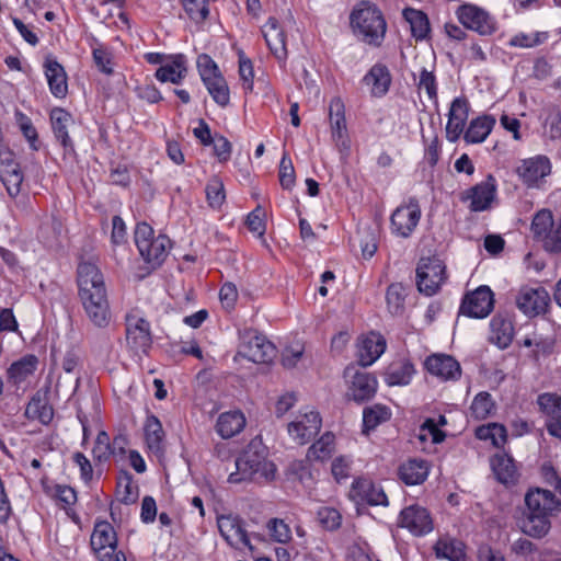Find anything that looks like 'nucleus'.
<instances>
[{
	"mask_svg": "<svg viewBox=\"0 0 561 561\" xmlns=\"http://www.w3.org/2000/svg\"><path fill=\"white\" fill-rule=\"evenodd\" d=\"M77 274L79 297L87 317L98 328L107 327L111 311L103 274L91 262L80 263Z\"/></svg>",
	"mask_w": 561,
	"mask_h": 561,
	"instance_id": "obj_1",
	"label": "nucleus"
},
{
	"mask_svg": "<svg viewBox=\"0 0 561 561\" xmlns=\"http://www.w3.org/2000/svg\"><path fill=\"white\" fill-rule=\"evenodd\" d=\"M525 504L522 530L534 538L545 537L551 528L550 517L561 510V500L550 490L536 488L526 493Z\"/></svg>",
	"mask_w": 561,
	"mask_h": 561,
	"instance_id": "obj_2",
	"label": "nucleus"
},
{
	"mask_svg": "<svg viewBox=\"0 0 561 561\" xmlns=\"http://www.w3.org/2000/svg\"><path fill=\"white\" fill-rule=\"evenodd\" d=\"M236 471L228 477L230 483L250 480L274 479L276 467L267 460V448L260 438L252 439L241 455L236 459Z\"/></svg>",
	"mask_w": 561,
	"mask_h": 561,
	"instance_id": "obj_3",
	"label": "nucleus"
},
{
	"mask_svg": "<svg viewBox=\"0 0 561 561\" xmlns=\"http://www.w3.org/2000/svg\"><path fill=\"white\" fill-rule=\"evenodd\" d=\"M354 34L364 43L381 46L387 31V23L381 11L373 3L363 1L350 16Z\"/></svg>",
	"mask_w": 561,
	"mask_h": 561,
	"instance_id": "obj_4",
	"label": "nucleus"
},
{
	"mask_svg": "<svg viewBox=\"0 0 561 561\" xmlns=\"http://www.w3.org/2000/svg\"><path fill=\"white\" fill-rule=\"evenodd\" d=\"M446 280V266L437 256L421 257L416 267V286L426 296L435 295Z\"/></svg>",
	"mask_w": 561,
	"mask_h": 561,
	"instance_id": "obj_5",
	"label": "nucleus"
},
{
	"mask_svg": "<svg viewBox=\"0 0 561 561\" xmlns=\"http://www.w3.org/2000/svg\"><path fill=\"white\" fill-rule=\"evenodd\" d=\"M238 354L253 363L270 364L276 357L277 350L264 335L249 332L244 334Z\"/></svg>",
	"mask_w": 561,
	"mask_h": 561,
	"instance_id": "obj_6",
	"label": "nucleus"
},
{
	"mask_svg": "<svg viewBox=\"0 0 561 561\" xmlns=\"http://www.w3.org/2000/svg\"><path fill=\"white\" fill-rule=\"evenodd\" d=\"M456 15L459 22L468 30H472L482 36L492 35L496 31L494 19L484 9L471 4H461Z\"/></svg>",
	"mask_w": 561,
	"mask_h": 561,
	"instance_id": "obj_7",
	"label": "nucleus"
},
{
	"mask_svg": "<svg viewBox=\"0 0 561 561\" xmlns=\"http://www.w3.org/2000/svg\"><path fill=\"white\" fill-rule=\"evenodd\" d=\"M421 207L416 197L394 209L390 217L391 231L398 237L409 238L421 219Z\"/></svg>",
	"mask_w": 561,
	"mask_h": 561,
	"instance_id": "obj_8",
	"label": "nucleus"
},
{
	"mask_svg": "<svg viewBox=\"0 0 561 561\" xmlns=\"http://www.w3.org/2000/svg\"><path fill=\"white\" fill-rule=\"evenodd\" d=\"M0 180L11 197L20 194L24 175L15 153L9 147L0 148Z\"/></svg>",
	"mask_w": 561,
	"mask_h": 561,
	"instance_id": "obj_9",
	"label": "nucleus"
},
{
	"mask_svg": "<svg viewBox=\"0 0 561 561\" xmlns=\"http://www.w3.org/2000/svg\"><path fill=\"white\" fill-rule=\"evenodd\" d=\"M494 307V295L488 286H480L468 293L460 305L459 314L470 318L483 319Z\"/></svg>",
	"mask_w": 561,
	"mask_h": 561,
	"instance_id": "obj_10",
	"label": "nucleus"
},
{
	"mask_svg": "<svg viewBox=\"0 0 561 561\" xmlns=\"http://www.w3.org/2000/svg\"><path fill=\"white\" fill-rule=\"evenodd\" d=\"M550 300L546 288L524 286L516 297V305L526 316L535 317L547 311Z\"/></svg>",
	"mask_w": 561,
	"mask_h": 561,
	"instance_id": "obj_11",
	"label": "nucleus"
},
{
	"mask_svg": "<svg viewBox=\"0 0 561 561\" xmlns=\"http://www.w3.org/2000/svg\"><path fill=\"white\" fill-rule=\"evenodd\" d=\"M496 180L492 174L486 179L463 192L462 201H470V210L480 213L489 209L496 197Z\"/></svg>",
	"mask_w": 561,
	"mask_h": 561,
	"instance_id": "obj_12",
	"label": "nucleus"
},
{
	"mask_svg": "<svg viewBox=\"0 0 561 561\" xmlns=\"http://www.w3.org/2000/svg\"><path fill=\"white\" fill-rule=\"evenodd\" d=\"M50 125L55 139L64 149L65 156H75L76 149L69 136V127L75 124L71 113L62 107H54L49 114Z\"/></svg>",
	"mask_w": 561,
	"mask_h": 561,
	"instance_id": "obj_13",
	"label": "nucleus"
},
{
	"mask_svg": "<svg viewBox=\"0 0 561 561\" xmlns=\"http://www.w3.org/2000/svg\"><path fill=\"white\" fill-rule=\"evenodd\" d=\"M399 526L414 536H424L433 530V519L425 507L415 504L401 511Z\"/></svg>",
	"mask_w": 561,
	"mask_h": 561,
	"instance_id": "obj_14",
	"label": "nucleus"
},
{
	"mask_svg": "<svg viewBox=\"0 0 561 561\" xmlns=\"http://www.w3.org/2000/svg\"><path fill=\"white\" fill-rule=\"evenodd\" d=\"M217 526L220 535L230 547L237 548V543L241 542L251 551L254 549L244 528V520L240 516L233 514L220 515L217 517Z\"/></svg>",
	"mask_w": 561,
	"mask_h": 561,
	"instance_id": "obj_15",
	"label": "nucleus"
},
{
	"mask_svg": "<svg viewBox=\"0 0 561 561\" xmlns=\"http://www.w3.org/2000/svg\"><path fill=\"white\" fill-rule=\"evenodd\" d=\"M550 172L551 163L546 156L525 159L516 169V173L527 187H539Z\"/></svg>",
	"mask_w": 561,
	"mask_h": 561,
	"instance_id": "obj_16",
	"label": "nucleus"
},
{
	"mask_svg": "<svg viewBox=\"0 0 561 561\" xmlns=\"http://www.w3.org/2000/svg\"><path fill=\"white\" fill-rule=\"evenodd\" d=\"M321 425L319 412L310 411L289 423L288 433L299 445H305L320 432Z\"/></svg>",
	"mask_w": 561,
	"mask_h": 561,
	"instance_id": "obj_17",
	"label": "nucleus"
},
{
	"mask_svg": "<svg viewBox=\"0 0 561 561\" xmlns=\"http://www.w3.org/2000/svg\"><path fill=\"white\" fill-rule=\"evenodd\" d=\"M469 110L470 104L467 98L458 96L453 100L446 125V138L450 142H456L463 133L469 116Z\"/></svg>",
	"mask_w": 561,
	"mask_h": 561,
	"instance_id": "obj_18",
	"label": "nucleus"
},
{
	"mask_svg": "<svg viewBox=\"0 0 561 561\" xmlns=\"http://www.w3.org/2000/svg\"><path fill=\"white\" fill-rule=\"evenodd\" d=\"M126 340L133 350L147 352L152 343L149 322L142 318L128 316L126 318Z\"/></svg>",
	"mask_w": 561,
	"mask_h": 561,
	"instance_id": "obj_19",
	"label": "nucleus"
},
{
	"mask_svg": "<svg viewBox=\"0 0 561 561\" xmlns=\"http://www.w3.org/2000/svg\"><path fill=\"white\" fill-rule=\"evenodd\" d=\"M352 497L368 505H388V497L383 489L366 478L355 479L352 483Z\"/></svg>",
	"mask_w": 561,
	"mask_h": 561,
	"instance_id": "obj_20",
	"label": "nucleus"
},
{
	"mask_svg": "<svg viewBox=\"0 0 561 561\" xmlns=\"http://www.w3.org/2000/svg\"><path fill=\"white\" fill-rule=\"evenodd\" d=\"M378 381L367 371H355L348 387L347 397L357 403L373 399L377 392Z\"/></svg>",
	"mask_w": 561,
	"mask_h": 561,
	"instance_id": "obj_21",
	"label": "nucleus"
},
{
	"mask_svg": "<svg viewBox=\"0 0 561 561\" xmlns=\"http://www.w3.org/2000/svg\"><path fill=\"white\" fill-rule=\"evenodd\" d=\"M43 67L51 94L58 99L66 98L68 83L65 68L50 55L45 58Z\"/></svg>",
	"mask_w": 561,
	"mask_h": 561,
	"instance_id": "obj_22",
	"label": "nucleus"
},
{
	"mask_svg": "<svg viewBox=\"0 0 561 561\" xmlns=\"http://www.w3.org/2000/svg\"><path fill=\"white\" fill-rule=\"evenodd\" d=\"M263 36L266 45L278 61H285L287 58L286 34L280 27L278 20L271 16L263 27Z\"/></svg>",
	"mask_w": 561,
	"mask_h": 561,
	"instance_id": "obj_23",
	"label": "nucleus"
},
{
	"mask_svg": "<svg viewBox=\"0 0 561 561\" xmlns=\"http://www.w3.org/2000/svg\"><path fill=\"white\" fill-rule=\"evenodd\" d=\"M90 545L95 556L108 550L117 549V535L114 527L106 520L95 523Z\"/></svg>",
	"mask_w": 561,
	"mask_h": 561,
	"instance_id": "obj_24",
	"label": "nucleus"
},
{
	"mask_svg": "<svg viewBox=\"0 0 561 561\" xmlns=\"http://www.w3.org/2000/svg\"><path fill=\"white\" fill-rule=\"evenodd\" d=\"M425 367L430 374L445 380L457 379L460 374L459 363L449 355H432L425 360Z\"/></svg>",
	"mask_w": 561,
	"mask_h": 561,
	"instance_id": "obj_25",
	"label": "nucleus"
},
{
	"mask_svg": "<svg viewBox=\"0 0 561 561\" xmlns=\"http://www.w3.org/2000/svg\"><path fill=\"white\" fill-rule=\"evenodd\" d=\"M386 350L385 339L377 333L371 332L365 336L358 344V364L363 367L370 366Z\"/></svg>",
	"mask_w": 561,
	"mask_h": 561,
	"instance_id": "obj_26",
	"label": "nucleus"
},
{
	"mask_svg": "<svg viewBox=\"0 0 561 561\" xmlns=\"http://www.w3.org/2000/svg\"><path fill=\"white\" fill-rule=\"evenodd\" d=\"M490 463L499 482L505 485H514L517 483L519 473L511 456L507 454H496L491 458Z\"/></svg>",
	"mask_w": 561,
	"mask_h": 561,
	"instance_id": "obj_27",
	"label": "nucleus"
},
{
	"mask_svg": "<svg viewBox=\"0 0 561 561\" xmlns=\"http://www.w3.org/2000/svg\"><path fill=\"white\" fill-rule=\"evenodd\" d=\"M170 249L171 240L164 234H159L147 247L139 250V253L147 264L157 268L165 261Z\"/></svg>",
	"mask_w": 561,
	"mask_h": 561,
	"instance_id": "obj_28",
	"label": "nucleus"
},
{
	"mask_svg": "<svg viewBox=\"0 0 561 561\" xmlns=\"http://www.w3.org/2000/svg\"><path fill=\"white\" fill-rule=\"evenodd\" d=\"M363 81L366 85L371 87L373 96L381 98L389 91L391 75L386 65L375 64L364 76Z\"/></svg>",
	"mask_w": 561,
	"mask_h": 561,
	"instance_id": "obj_29",
	"label": "nucleus"
},
{
	"mask_svg": "<svg viewBox=\"0 0 561 561\" xmlns=\"http://www.w3.org/2000/svg\"><path fill=\"white\" fill-rule=\"evenodd\" d=\"M490 341L495 343L500 348H506L514 337V325L512 320L504 314H495L491 322Z\"/></svg>",
	"mask_w": 561,
	"mask_h": 561,
	"instance_id": "obj_30",
	"label": "nucleus"
},
{
	"mask_svg": "<svg viewBox=\"0 0 561 561\" xmlns=\"http://www.w3.org/2000/svg\"><path fill=\"white\" fill-rule=\"evenodd\" d=\"M427 476L428 466L423 459H409L399 467V477L407 485L421 484Z\"/></svg>",
	"mask_w": 561,
	"mask_h": 561,
	"instance_id": "obj_31",
	"label": "nucleus"
},
{
	"mask_svg": "<svg viewBox=\"0 0 561 561\" xmlns=\"http://www.w3.org/2000/svg\"><path fill=\"white\" fill-rule=\"evenodd\" d=\"M186 58L179 54L173 57L171 64L160 66L156 71V78L161 82L179 84L186 76Z\"/></svg>",
	"mask_w": 561,
	"mask_h": 561,
	"instance_id": "obj_32",
	"label": "nucleus"
},
{
	"mask_svg": "<svg viewBox=\"0 0 561 561\" xmlns=\"http://www.w3.org/2000/svg\"><path fill=\"white\" fill-rule=\"evenodd\" d=\"M244 426L245 419L240 411L221 413L216 423L217 433L225 439L239 434Z\"/></svg>",
	"mask_w": 561,
	"mask_h": 561,
	"instance_id": "obj_33",
	"label": "nucleus"
},
{
	"mask_svg": "<svg viewBox=\"0 0 561 561\" xmlns=\"http://www.w3.org/2000/svg\"><path fill=\"white\" fill-rule=\"evenodd\" d=\"M495 122V118L491 115H482L473 118L465 131L463 139L468 144H480L484 141L494 127Z\"/></svg>",
	"mask_w": 561,
	"mask_h": 561,
	"instance_id": "obj_34",
	"label": "nucleus"
},
{
	"mask_svg": "<svg viewBox=\"0 0 561 561\" xmlns=\"http://www.w3.org/2000/svg\"><path fill=\"white\" fill-rule=\"evenodd\" d=\"M403 18L410 24L411 34L416 41H423L428 36L431 25L425 12L407 8L403 10Z\"/></svg>",
	"mask_w": 561,
	"mask_h": 561,
	"instance_id": "obj_35",
	"label": "nucleus"
},
{
	"mask_svg": "<svg viewBox=\"0 0 561 561\" xmlns=\"http://www.w3.org/2000/svg\"><path fill=\"white\" fill-rule=\"evenodd\" d=\"M145 438L150 451L156 455L162 454L164 451V432L160 420L154 415H149L146 420Z\"/></svg>",
	"mask_w": 561,
	"mask_h": 561,
	"instance_id": "obj_36",
	"label": "nucleus"
},
{
	"mask_svg": "<svg viewBox=\"0 0 561 561\" xmlns=\"http://www.w3.org/2000/svg\"><path fill=\"white\" fill-rule=\"evenodd\" d=\"M335 450V436L331 432H325L307 450L306 458L310 461H324L331 458Z\"/></svg>",
	"mask_w": 561,
	"mask_h": 561,
	"instance_id": "obj_37",
	"label": "nucleus"
},
{
	"mask_svg": "<svg viewBox=\"0 0 561 561\" xmlns=\"http://www.w3.org/2000/svg\"><path fill=\"white\" fill-rule=\"evenodd\" d=\"M414 374V366L409 362H393L386 373L385 380L389 386H405Z\"/></svg>",
	"mask_w": 561,
	"mask_h": 561,
	"instance_id": "obj_38",
	"label": "nucleus"
},
{
	"mask_svg": "<svg viewBox=\"0 0 561 561\" xmlns=\"http://www.w3.org/2000/svg\"><path fill=\"white\" fill-rule=\"evenodd\" d=\"M391 411L387 405L374 404L363 411V433L368 434L380 424L389 421Z\"/></svg>",
	"mask_w": 561,
	"mask_h": 561,
	"instance_id": "obj_39",
	"label": "nucleus"
},
{
	"mask_svg": "<svg viewBox=\"0 0 561 561\" xmlns=\"http://www.w3.org/2000/svg\"><path fill=\"white\" fill-rule=\"evenodd\" d=\"M213 100L220 106H226L230 101L229 88L222 75L215 78L207 77L203 81Z\"/></svg>",
	"mask_w": 561,
	"mask_h": 561,
	"instance_id": "obj_40",
	"label": "nucleus"
},
{
	"mask_svg": "<svg viewBox=\"0 0 561 561\" xmlns=\"http://www.w3.org/2000/svg\"><path fill=\"white\" fill-rule=\"evenodd\" d=\"M25 415L27 419L38 420L42 424L47 425L54 417V410L41 398H33L25 409Z\"/></svg>",
	"mask_w": 561,
	"mask_h": 561,
	"instance_id": "obj_41",
	"label": "nucleus"
},
{
	"mask_svg": "<svg viewBox=\"0 0 561 561\" xmlns=\"http://www.w3.org/2000/svg\"><path fill=\"white\" fill-rule=\"evenodd\" d=\"M407 289L402 283H393L388 286L386 293L387 307L390 313L401 314L404 310Z\"/></svg>",
	"mask_w": 561,
	"mask_h": 561,
	"instance_id": "obj_42",
	"label": "nucleus"
},
{
	"mask_svg": "<svg viewBox=\"0 0 561 561\" xmlns=\"http://www.w3.org/2000/svg\"><path fill=\"white\" fill-rule=\"evenodd\" d=\"M434 549L437 558L447 559L449 561H466L462 543L459 541L439 539Z\"/></svg>",
	"mask_w": 561,
	"mask_h": 561,
	"instance_id": "obj_43",
	"label": "nucleus"
},
{
	"mask_svg": "<svg viewBox=\"0 0 561 561\" xmlns=\"http://www.w3.org/2000/svg\"><path fill=\"white\" fill-rule=\"evenodd\" d=\"M37 358L34 355L23 357L22 359L14 362L8 369L10 379L14 382H21L27 376L32 375L36 369Z\"/></svg>",
	"mask_w": 561,
	"mask_h": 561,
	"instance_id": "obj_44",
	"label": "nucleus"
},
{
	"mask_svg": "<svg viewBox=\"0 0 561 561\" xmlns=\"http://www.w3.org/2000/svg\"><path fill=\"white\" fill-rule=\"evenodd\" d=\"M553 227V216L549 209H541L534 216L531 231L535 239L543 241Z\"/></svg>",
	"mask_w": 561,
	"mask_h": 561,
	"instance_id": "obj_45",
	"label": "nucleus"
},
{
	"mask_svg": "<svg viewBox=\"0 0 561 561\" xmlns=\"http://www.w3.org/2000/svg\"><path fill=\"white\" fill-rule=\"evenodd\" d=\"M205 192L208 205L215 209L220 208L226 199L222 181L217 176L211 178L207 182Z\"/></svg>",
	"mask_w": 561,
	"mask_h": 561,
	"instance_id": "obj_46",
	"label": "nucleus"
},
{
	"mask_svg": "<svg viewBox=\"0 0 561 561\" xmlns=\"http://www.w3.org/2000/svg\"><path fill=\"white\" fill-rule=\"evenodd\" d=\"M537 403L540 411L549 415L550 419L561 414V396L557 393H541L537 398Z\"/></svg>",
	"mask_w": 561,
	"mask_h": 561,
	"instance_id": "obj_47",
	"label": "nucleus"
},
{
	"mask_svg": "<svg viewBox=\"0 0 561 561\" xmlns=\"http://www.w3.org/2000/svg\"><path fill=\"white\" fill-rule=\"evenodd\" d=\"M184 10L188 18L195 23H203L209 15V8L206 0H182Z\"/></svg>",
	"mask_w": 561,
	"mask_h": 561,
	"instance_id": "obj_48",
	"label": "nucleus"
},
{
	"mask_svg": "<svg viewBox=\"0 0 561 561\" xmlns=\"http://www.w3.org/2000/svg\"><path fill=\"white\" fill-rule=\"evenodd\" d=\"M493 408V402L490 393L480 392L478 393L470 407L472 415L478 420L486 419Z\"/></svg>",
	"mask_w": 561,
	"mask_h": 561,
	"instance_id": "obj_49",
	"label": "nucleus"
},
{
	"mask_svg": "<svg viewBox=\"0 0 561 561\" xmlns=\"http://www.w3.org/2000/svg\"><path fill=\"white\" fill-rule=\"evenodd\" d=\"M279 183L284 190L290 191L296 182V173L293 162L287 153H284L279 163Z\"/></svg>",
	"mask_w": 561,
	"mask_h": 561,
	"instance_id": "obj_50",
	"label": "nucleus"
},
{
	"mask_svg": "<svg viewBox=\"0 0 561 561\" xmlns=\"http://www.w3.org/2000/svg\"><path fill=\"white\" fill-rule=\"evenodd\" d=\"M352 463V459L347 456H339L332 461L331 472L337 483L351 477Z\"/></svg>",
	"mask_w": 561,
	"mask_h": 561,
	"instance_id": "obj_51",
	"label": "nucleus"
},
{
	"mask_svg": "<svg viewBox=\"0 0 561 561\" xmlns=\"http://www.w3.org/2000/svg\"><path fill=\"white\" fill-rule=\"evenodd\" d=\"M117 496L118 500L124 504H131L137 500V488L133 486L131 476L127 472L117 483Z\"/></svg>",
	"mask_w": 561,
	"mask_h": 561,
	"instance_id": "obj_52",
	"label": "nucleus"
},
{
	"mask_svg": "<svg viewBox=\"0 0 561 561\" xmlns=\"http://www.w3.org/2000/svg\"><path fill=\"white\" fill-rule=\"evenodd\" d=\"M267 527L275 541L285 543L290 540V528L283 519L273 518L268 522Z\"/></svg>",
	"mask_w": 561,
	"mask_h": 561,
	"instance_id": "obj_53",
	"label": "nucleus"
},
{
	"mask_svg": "<svg viewBox=\"0 0 561 561\" xmlns=\"http://www.w3.org/2000/svg\"><path fill=\"white\" fill-rule=\"evenodd\" d=\"M94 458L99 461H106L111 457V440L106 432L101 431L95 439L94 447L92 449Z\"/></svg>",
	"mask_w": 561,
	"mask_h": 561,
	"instance_id": "obj_54",
	"label": "nucleus"
},
{
	"mask_svg": "<svg viewBox=\"0 0 561 561\" xmlns=\"http://www.w3.org/2000/svg\"><path fill=\"white\" fill-rule=\"evenodd\" d=\"M321 525L328 530H335L341 526L342 516L337 510L332 507H322L318 512Z\"/></svg>",
	"mask_w": 561,
	"mask_h": 561,
	"instance_id": "obj_55",
	"label": "nucleus"
},
{
	"mask_svg": "<svg viewBox=\"0 0 561 561\" xmlns=\"http://www.w3.org/2000/svg\"><path fill=\"white\" fill-rule=\"evenodd\" d=\"M197 68L203 81H205V78L207 77L215 78V76L221 75L217 64L207 54H202L198 56Z\"/></svg>",
	"mask_w": 561,
	"mask_h": 561,
	"instance_id": "obj_56",
	"label": "nucleus"
},
{
	"mask_svg": "<svg viewBox=\"0 0 561 561\" xmlns=\"http://www.w3.org/2000/svg\"><path fill=\"white\" fill-rule=\"evenodd\" d=\"M92 56L94 64L101 72L107 76L113 73L112 55L110 51L102 47H99L93 49Z\"/></svg>",
	"mask_w": 561,
	"mask_h": 561,
	"instance_id": "obj_57",
	"label": "nucleus"
},
{
	"mask_svg": "<svg viewBox=\"0 0 561 561\" xmlns=\"http://www.w3.org/2000/svg\"><path fill=\"white\" fill-rule=\"evenodd\" d=\"M135 243L137 245L138 251L147 247V244L154 240L153 229L147 222H138L135 229Z\"/></svg>",
	"mask_w": 561,
	"mask_h": 561,
	"instance_id": "obj_58",
	"label": "nucleus"
},
{
	"mask_svg": "<svg viewBox=\"0 0 561 561\" xmlns=\"http://www.w3.org/2000/svg\"><path fill=\"white\" fill-rule=\"evenodd\" d=\"M419 88L424 89L431 100H437L436 77L432 71L423 69L420 73Z\"/></svg>",
	"mask_w": 561,
	"mask_h": 561,
	"instance_id": "obj_59",
	"label": "nucleus"
},
{
	"mask_svg": "<svg viewBox=\"0 0 561 561\" xmlns=\"http://www.w3.org/2000/svg\"><path fill=\"white\" fill-rule=\"evenodd\" d=\"M21 130L23 136L30 142V147L32 150L37 151L39 149L38 145V134L31 119L27 116L22 115Z\"/></svg>",
	"mask_w": 561,
	"mask_h": 561,
	"instance_id": "obj_60",
	"label": "nucleus"
},
{
	"mask_svg": "<svg viewBox=\"0 0 561 561\" xmlns=\"http://www.w3.org/2000/svg\"><path fill=\"white\" fill-rule=\"evenodd\" d=\"M542 242L546 251L552 253L561 252V219L557 224L556 228H552L549 231Z\"/></svg>",
	"mask_w": 561,
	"mask_h": 561,
	"instance_id": "obj_61",
	"label": "nucleus"
},
{
	"mask_svg": "<svg viewBox=\"0 0 561 561\" xmlns=\"http://www.w3.org/2000/svg\"><path fill=\"white\" fill-rule=\"evenodd\" d=\"M264 211L257 206L254 210H252L247 218V226L250 231L257 233L259 236H263L265 232V224L263 220Z\"/></svg>",
	"mask_w": 561,
	"mask_h": 561,
	"instance_id": "obj_62",
	"label": "nucleus"
},
{
	"mask_svg": "<svg viewBox=\"0 0 561 561\" xmlns=\"http://www.w3.org/2000/svg\"><path fill=\"white\" fill-rule=\"evenodd\" d=\"M213 145L214 153L220 162L229 160L231 154V144L226 137L216 135L213 139Z\"/></svg>",
	"mask_w": 561,
	"mask_h": 561,
	"instance_id": "obj_63",
	"label": "nucleus"
},
{
	"mask_svg": "<svg viewBox=\"0 0 561 561\" xmlns=\"http://www.w3.org/2000/svg\"><path fill=\"white\" fill-rule=\"evenodd\" d=\"M157 516V504L152 496H145L141 502L140 518L144 523H153Z\"/></svg>",
	"mask_w": 561,
	"mask_h": 561,
	"instance_id": "obj_64",
	"label": "nucleus"
}]
</instances>
